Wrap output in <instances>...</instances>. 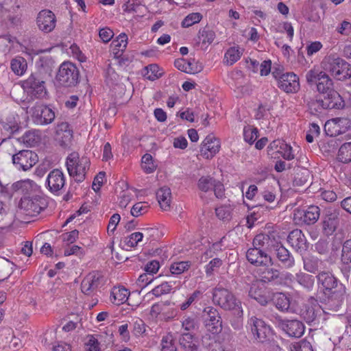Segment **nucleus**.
I'll list each match as a JSON object with an SVG mask.
<instances>
[{"mask_svg": "<svg viewBox=\"0 0 351 351\" xmlns=\"http://www.w3.org/2000/svg\"><path fill=\"white\" fill-rule=\"evenodd\" d=\"M319 208L317 206H310L306 210H298L295 214L306 224L315 223L319 217Z\"/></svg>", "mask_w": 351, "mask_h": 351, "instance_id": "obj_24", "label": "nucleus"}, {"mask_svg": "<svg viewBox=\"0 0 351 351\" xmlns=\"http://www.w3.org/2000/svg\"><path fill=\"white\" fill-rule=\"evenodd\" d=\"M213 302L226 311L235 310L242 313L241 302L228 289L217 287L213 290Z\"/></svg>", "mask_w": 351, "mask_h": 351, "instance_id": "obj_3", "label": "nucleus"}, {"mask_svg": "<svg viewBox=\"0 0 351 351\" xmlns=\"http://www.w3.org/2000/svg\"><path fill=\"white\" fill-rule=\"evenodd\" d=\"M339 161L347 163L351 161V142L342 145L338 152Z\"/></svg>", "mask_w": 351, "mask_h": 351, "instance_id": "obj_43", "label": "nucleus"}, {"mask_svg": "<svg viewBox=\"0 0 351 351\" xmlns=\"http://www.w3.org/2000/svg\"><path fill=\"white\" fill-rule=\"evenodd\" d=\"M19 206L25 212L26 215L30 216L39 214L43 208V204L37 197H24L21 198Z\"/></svg>", "mask_w": 351, "mask_h": 351, "instance_id": "obj_20", "label": "nucleus"}, {"mask_svg": "<svg viewBox=\"0 0 351 351\" xmlns=\"http://www.w3.org/2000/svg\"><path fill=\"white\" fill-rule=\"evenodd\" d=\"M40 140V133L38 130L27 131L23 135V141L30 147L36 146Z\"/></svg>", "mask_w": 351, "mask_h": 351, "instance_id": "obj_40", "label": "nucleus"}, {"mask_svg": "<svg viewBox=\"0 0 351 351\" xmlns=\"http://www.w3.org/2000/svg\"><path fill=\"white\" fill-rule=\"evenodd\" d=\"M79 71L76 66L70 62H64L60 66L56 80L64 86H75L78 81Z\"/></svg>", "mask_w": 351, "mask_h": 351, "instance_id": "obj_7", "label": "nucleus"}, {"mask_svg": "<svg viewBox=\"0 0 351 351\" xmlns=\"http://www.w3.org/2000/svg\"><path fill=\"white\" fill-rule=\"evenodd\" d=\"M302 99L312 114L320 112L323 109H327L324 99L317 96L313 97L310 93H305Z\"/></svg>", "mask_w": 351, "mask_h": 351, "instance_id": "obj_26", "label": "nucleus"}, {"mask_svg": "<svg viewBox=\"0 0 351 351\" xmlns=\"http://www.w3.org/2000/svg\"><path fill=\"white\" fill-rule=\"evenodd\" d=\"M202 316L207 330L213 334H218L222 330V319L215 308L213 306L204 308Z\"/></svg>", "mask_w": 351, "mask_h": 351, "instance_id": "obj_8", "label": "nucleus"}, {"mask_svg": "<svg viewBox=\"0 0 351 351\" xmlns=\"http://www.w3.org/2000/svg\"><path fill=\"white\" fill-rule=\"evenodd\" d=\"M272 251L280 263L282 267L291 268L295 265V260L291 253L281 243L276 241L272 248Z\"/></svg>", "mask_w": 351, "mask_h": 351, "instance_id": "obj_19", "label": "nucleus"}, {"mask_svg": "<svg viewBox=\"0 0 351 351\" xmlns=\"http://www.w3.org/2000/svg\"><path fill=\"white\" fill-rule=\"evenodd\" d=\"M46 183L49 190L56 193L59 192L65 184V177L62 171L53 169L48 174Z\"/></svg>", "mask_w": 351, "mask_h": 351, "instance_id": "obj_17", "label": "nucleus"}, {"mask_svg": "<svg viewBox=\"0 0 351 351\" xmlns=\"http://www.w3.org/2000/svg\"><path fill=\"white\" fill-rule=\"evenodd\" d=\"M11 189L13 192L29 195L37 191L38 185L34 181L27 179L13 183Z\"/></svg>", "mask_w": 351, "mask_h": 351, "instance_id": "obj_25", "label": "nucleus"}, {"mask_svg": "<svg viewBox=\"0 0 351 351\" xmlns=\"http://www.w3.org/2000/svg\"><path fill=\"white\" fill-rule=\"evenodd\" d=\"M322 66L326 72L337 80L351 78V65L341 58L328 56L322 61Z\"/></svg>", "mask_w": 351, "mask_h": 351, "instance_id": "obj_2", "label": "nucleus"}, {"mask_svg": "<svg viewBox=\"0 0 351 351\" xmlns=\"http://www.w3.org/2000/svg\"><path fill=\"white\" fill-rule=\"evenodd\" d=\"M280 277V272L274 269H265L262 273V280L264 282H270L277 280Z\"/></svg>", "mask_w": 351, "mask_h": 351, "instance_id": "obj_62", "label": "nucleus"}, {"mask_svg": "<svg viewBox=\"0 0 351 351\" xmlns=\"http://www.w3.org/2000/svg\"><path fill=\"white\" fill-rule=\"evenodd\" d=\"M296 280L299 284L307 289H311L314 285V278L313 276L300 273L296 275Z\"/></svg>", "mask_w": 351, "mask_h": 351, "instance_id": "obj_49", "label": "nucleus"}, {"mask_svg": "<svg viewBox=\"0 0 351 351\" xmlns=\"http://www.w3.org/2000/svg\"><path fill=\"white\" fill-rule=\"evenodd\" d=\"M141 168L146 173H153L156 170V165L154 164L151 154H145L142 157Z\"/></svg>", "mask_w": 351, "mask_h": 351, "instance_id": "obj_44", "label": "nucleus"}, {"mask_svg": "<svg viewBox=\"0 0 351 351\" xmlns=\"http://www.w3.org/2000/svg\"><path fill=\"white\" fill-rule=\"evenodd\" d=\"M278 326L289 337L295 338L300 337L305 330L303 323L296 319H280Z\"/></svg>", "mask_w": 351, "mask_h": 351, "instance_id": "obj_15", "label": "nucleus"}, {"mask_svg": "<svg viewBox=\"0 0 351 351\" xmlns=\"http://www.w3.org/2000/svg\"><path fill=\"white\" fill-rule=\"evenodd\" d=\"M33 114L36 122L41 125L51 123L55 118L54 112L49 107L42 105L34 108Z\"/></svg>", "mask_w": 351, "mask_h": 351, "instance_id": "obj_21", "label": "nucleus"}, {"mask_svg": "<svg viewBox=\"0 0 351 351\" xmlns=\"http://www.w3.org/2000/svg\"><path fill=\"white\" fill-rule=\"evenodd\" d=\"M191 266L190 261H180L173 263L170 266V271L172 274H181L187 271Z\"/></svg>", "mask_w": 351, "mask_h": 351, "instance_id": "obj_47", "label": "nucleus"}, {"mask_svg": "<svg viewBox=\"0 0 351 351\" xmlns=\"http://www.w3.org/2000/svg\"><path fill=\"white\" fill-rule=\"evenodd\" d=\"M217 217L221 220H228L230 218L231 208L229 206H221L215 209Z\"/></svg>", "mask_w": 351, "mask_h": 351, "instance_id": "obj_63", "label": "nucleus"}, {"mask_svg": "<svg viewBox=\"0 0 351 351\" xmlns=\"http://www.w3.org/2000/svg\"><path fill=\"white\" fill-rule=\"evenodd\" d=\"M175 66L180 71L186 73H194L195 70L192 67V64L189 61L184 58L176 60L174 62Z\"/></svg>", "mask_w": 351, "mask_h": 351, "instance_id": "obj_56", "label": "nucleus"}, {"mask_svg": "<svg viewBox=\"0 0 351 351\" xmlns=\"http://www.w3.org/2000/svg\"><path fill=\"white\" fill-rule=\"evenodd\" d=\"M12 263L8 259L0 258V275L1 277L6 278L12 274Z\"/></svg>", "mask_w": 351, "mask_h": 351, "instance_id": "obj_58", "label": "nucleus"}, {"mask_svg": "<svg viewBox=\"0 0 351 351\" xmlns=\"http://www.w3.org/2000/svg\"><path fill=\"white\" fill-rule=\"evenodd\" d=\"M23 86L32 97L39 98L43 97L46 93L45 82L36 73L31 75L25 80Z\"/></svg>", "mask_w": 351, "mask_h": 351, "instance_id": "obj_9", "label": "nucleus"}, {"mask_svg": "<svg viewBox=\"0 0 351 351\" xmlns=\"http://www.w3.org/2000/svg\"><path fill=\"white\" fill-rule=\"evenodd\" d=\"M27 67V61L21 56H16L10 62V68L16 75H23L25 73Z\"/></svg>", "mask_w": 351, "mask_h": 351, "instance_id": "obj_35", "label": "nucleus"}, {"mask_svg": "<svg viewBox=\"0 0 351 351\" xmlns=\"http://www.w3.org/2000/svg\"><path fill=\"white\" fill-rule=\"evenodd\" d=\"M290 351H314L311 343L302 339L298 342L292 343L289 346Z\"/></svg>", "mask_w": 351, "mask_h": 351, "instance_id": "obj_55", "label": "nucleus"}, {"mask_svg": "<svg viewBox=\"0 0 351 351\" xmlns=\"http://www.w3.org/2000/svg\"><path fill=\"white\" fill-rule=\"evenodd\" d=\"M243 54V49L239 47L229 48L224 55L223 63L226 65H232L237 62Z\"/></svg>", "mask_w": 351, "mask_h": 351, "instance_id": "obj_33", "label": "nucleus"}, {"mask_svg": "<svg viewBox=\"0 0 351 351\" xmlns=\"http://www.w3.org/2000/svg\"><path fill=\"white\" fill-rule=\"evenodd\" d=\"M143 238V233L140 232H136L131 234L127 238H125V243L129 247H134L138 243L142 241Z\"/></svg>", "mask_w": 351, "mask_h": 351, "instance_id": "obj_60", "label": "nucleus"}, {"mask_svg": "<svg viewBox=\"0 0 351 351\" xmlns=\"http://www.w3.org/2000/svg\"><path fill=\"white\" fill-rule=\"evenodd\" d=\"M149 205L146 202H137L131 208V215L135 217H138L146 213L149 210Z\"/></svg>", "mask_w": 351, "mask_h": 351, "instance_id": "obj_59", "label": "nucleus"}, {"mask_svg": "<svg viewBox=\"0 0 351 351\" xmlns=\"http://www.w3.org/2000/svg\"><path fill=\"white\" fill-rule=\"evenodd\" d=\"M318 283L323 288V302L324 308L331 311H337L342 305L346 287L335 276L328 271H321L317 276Z\"/></svg>", "mask_w": 351, "mask_h": 351, "instance_id": "obj_1", "label": "nucleus"}, {"mask_svg": "<svg viewBox=\"0 0 351 351\" xmlns=\"http://www.w3.org/2000/svg\"><path fill=\"white\" fill-rule=\"evenodd\" d=\"M172 289V285L170 282H164L156 286L148 294H153L156 297H160L162 295L169 293Z\"/></svg>", "mask_w": 351, "mask_h": 351, "instance_id": "obj_50", "label": "nucleus"}, {"mask_svg": "<svg viewBox=\"0 0 351 351\" xmlns=\"http://www.w3.org/2000/svg\"><path fill=\"white\" fill-rule=\"evenodd\" d=\"M36 25L44 33L52 32L56 25V17L49 10L40 11L36 17Z\"/></svg>", "mask_w": 351, "mask_h": 351, "instance_id": "obj_13", "label": "nucleus"}, {"mask_svg": "<svg viewBox=\"0 0 351 351\" xmlns=\"http://www.w3.org/2000/svg\"><path fill=\"white\" fill-rule=\"evenodd\" d=\"M306 80L308 85H316L319 93L325 95L326 93L334 89V83L328 73L313 68L306 73Z\"/></svg>", "mask_w": 351, "mask_h": 351, "instance_id": "obj_5", "label": "nucleus"}, {"mask_svg": "<svg viewBox=\"0 0 351 351\" xmlns=\"http://www.w3.org/2000/svg\"><path fill=\"white\" fill-rule=\"evenodd\" d=\"M220 149L219 140L213 135H208L202 143L200 154L206 159L212 158Z\"/></svg>", "mask_w": 351, "mask_h": 351, "instance_id": "obj_16", "label": "nucleus"}, {"mask_svg": "<svg viewBox=\"0 0 351 351\" xmlns=\"http://www.w3.org/2000/svg\"><path fill=\"white\" fill-rule=\"evenodd\" d=\"M326 311L328 310L325 309L324 306L321 307L317 300L314 298H310L304 304L303 308L301 309L300 314L307 323H311L316 319L317 317L321 314L322 311L325 313H328Z\"/></svg>", "mask_w": 351, "mask_h": 351, "instance_id": "obj_12", "label": "nucleus"}, {"mask_svg": "<svg viewBox=\"0 0 351 351\" xmlns=\"http://www.w3.org/2000/svg\"><path fill=\"white\" fill-rule=\"evenodd\" d=\"M133 192L130 190L123 191L119 196V206L125 208L133 199Z\"/></svg>", "mask_w": 351, "mask_h": 351, "instance_id": "obj_64", "label": "nucleus"}, {"mask_svg": "<svg viewBox=\"0 0 351 351\" xmlns=\"http://www.w3.org/2000/svg\"><path fill=\"white\" fill-rule=\"evenodd\" d=\"M162 75L160 72L159 67L156 64H152L145 67L143 71V76L151 81H154L158 79Z\"/></svg>", "mask_w": 351, "mask_h": 351, "instance_id": "obj_41", "label": "nucleus"}, {"mask_svg": "<svg viewBox=\"0 0 351 351\" xmlns=\"http://www.w3.org/2000/svg\"><path fill=\"white\" fill-rule=\"evenodd\" d=\"M258 130L251 125L245 126L243 128L244 140L249 144H252L258 138Z\"/></svg>", "mask_w": 351, "mask_h": 351, "instance_id": "obj_48", "label": "nucleus"}, {"mask_svg": "<svg viewBox=\"0 0 351 351\" xmlns=\"http://www.w3.org/2000/svg\"><path fill=\"white\" fill-rule=\"evenodd\" d=\"M249 295L263 306L266 305L269 300V298L267 295L265 290L258 288L255 284L252 285L250 287Z\"/></svg>", "mask_w": 351, "mask_h": 351, "instance_id": "obj_32", "label": "nucleus"}, {"mask_svg": "<svg viewBox=\"0 0 351 351\" xmlns=\"http://www.w3.org/2000/svg\"><path fill=\"white\" fill-rule=\"evenodd\" d=\"M323 261L317 257L311 256L304 260V268L306 271L315 274L322 268Z\"/></svg>", "mask_w": 351, "mask_h": 351, "instance_id": "obj_39", "label": "nucleus"}, {"mask_svg": "<svg viewBox=\"0 0 351 351\" xmlns=\"http://www.w3.org/2000/svg\"><path fill=\"white\" fill-rule=\"evenodd\" d=\"M130 294V291L125 287H115L111 291L110 300L113 304L120 305L128 301Z\"/></svg>", "mask_w": 351, "mask_h": 351, "instance_id": "obj_28", "label": "nucleus"}, {"mask_svg": "<svg viewBox=\"0 0 351 351\" xmlns=\"http://www.w3.org/2000/svg\"><path fill=\"white\" fill-rule=\"evenodd\" d=\"M99 278L95 274L87 275L81 283L82 293L87 295L93 294L98 286Z\"/></svg>", "mask_w": 351, "mask_h": 351, "instance_id": "obj_29", "label": "nucleus"}, {"mask_svg": "<svg viewBox=\"0 0 351 351\" xmlns=\"http://www.w3.org/2000/svg\"><path fill=\"white\" fill-rule=\"evenodd\" d=\"M324 101L326 104L327 109H343L345 102L340 94L335 89L325 93Z\"/></svg>", "mask_w": 351, "mask_h": 351, "instance_id": "obj_23", "label": "nucleus"}, {"mask_svg": "<svg viewBox=\"0 0 351 351\" xmlns=\"http://www.w3.org/2000/svg\"><path fill=\"white\" fill-rule=\"evenodd\" d=\"M350 128L349 119L346 118H335L327 121L324 130L327 135L337 136L346 132Z\"/></svg>", "mask_w": 351, "mask_h": 351, "instance_id": "obj_11", "label": "nucleus"}, {"mask_svg": "<svg viewBox=\"0 0 351 351\" xmlns=\"http://www.w3.org/2000/svg\"><path fill=\"white\" fill-rule=\"evenodd\" d=\"M247 328L250 330L254 339L261 343L269 341L272 335L271 327L256 316L249 318Z\"/></svg>", "mask_w": 351, "mask_h": 351, "instance_id": "obj_6", "label": "nucleus"}, {"mask_svg": "<svg viewBox=\"0 0 351 351\" xmlns=\"http://www.w3.org/2000/svg\"><path fill=\"white\" fill-rule=\"evenodd\" d=\"M273 302L276 307L282 311H287L290 306V298L282 293H276L273 296Z\"/></svg>", "mask_w": 351, "mask_h": 351, "instance_id": "obj_36", "label": "nucleus"}, {"mask_svg": "<svg viewBox=\"0 0 351 351\" xmlns=\"http://www.w3.org/2000/svg\"><path fill=\"white\" fill-rule=\"evenodd\" d=\"M246 257L250 263L256 266H266L271 263V258L267 252L254 247L247 251Z\"/></svg>", "mask_w": 351, "mask_h": 351, "instance_id": "obj_18", "label": "nucleus"}, {"mask_svg": "<svg viewBox=\"0 0 351 351\" xmlns=\"http://www.w3.org/2000/svg\"><path fill=\"white\" fill-rule=\"evenodd\" d=\"M276 241L271 239L269 235L260 234L256 235L253 240V247L263 250V252H272V248Z\"/></svg>", "mask_w": 351, "mask_h": 351, "instance_id": "obj_27", "label": "nucleus"}, {"mask_svg": "<svg viewBox=\"0 0 351 351\" xmlns=\"http://www.w3.org/2000/svg\"><path fill=\"white\" fill-rule=\"evenodd\" d=\"M278 86L287 93H293L300 89L299 77L294 73L281 75L278 80Z\"/></svg>", "mask_w": 351, "mask_h": 351, "instance_id": "obj_14", "label": "nucleus"}, {"mask_svg": "<svg viewBox=\"0 0 351 351\" xmlns=\"http://www.w3.org/2000/svg\"><path fill=\"white\" fill-rule=\"evenodd\" d=\"M215 38V33L207 27H205L199 32L198 43L201 45L202 48H206L213 42Z\"/></svg>", "mask_w": 351, "mask_h": 351, "instance_id": "obj_34", "label": "nucleus"}, {"mask_svg": "<svg viewBox=\"0 0 351 351\" xmlns=\"http://www.w3.org/2000/svg\"><path fill=\"white\" fill-rule=\"evenodd\" d=\"M156 197L162 209L167 210L170 208L171 193L169 188H160L156 193Z\"/></svg>", "mask_w": 351, "mask_h": 351, "instance_id": "obj_30", "label": "nucleus"}, {"mask_svg": "<svg viewBox=\"0 0 351 351\" xmlns=\"http://www.w3.org/2000/svg\"><path fill=\"white\" fill-rule=\"evenodd\" d=\"M38 161L37 154L30 150L24 149L19 151L12 156V162L19 169L27 171L31 169Z\"/></svg>", "mask_w": 351, "mask_h": 351, "instance_id": "obj_10", "label": "nucleus"}, {"mask_svg": "<svg viewBox=\"0 0 351 351\" xmlns=\"http://www.w3.org/2000/svg\"><path fill=\"white\" fill-rule=\"evenodd\" d=\"M287 241L297 252L305 250L307 247L306 239L300 230L291 231L287 237Z\"/></svg>", "mask_w": 351, "mask_h": 351, "instance_id": "obj_22", "label": "nucleus"}, {"mask_svg": "<svg viewBox=\"0 0 351 351\" xmlns=\"http://www.w3.org/2000/svg\"><path fill=\"white\" fill-rule=\"evenodd\" d=\"M161 351H176L177 348L171 335L164 336L160 343Z\"/></svg>", "mask_w": 351, "mask_h": 351, "instance_id": "obj_52", "label": "nucleus"}, {"mask_svg": "<svg viewBox=\"0 0 351 351\" xmlns=\"http://www.w3.org/2000/svg\"><path fill=\"white\" fill-rule=\"evenodd\" d=\"M56 133L64 143L70 141L73 138V130L67 122H62L57 125Z\"/></svg>", "mask_w": 351, "mask_h": 351, "instance_id": "obj_37", "label": "nucleus"}, {"mask_svg": "<svg viewBox=\"0 0 351 351\" xmlns=\"http://www.w3.org/2000/svg\"><path fill=\"white\" fill-rule=\"evenodd\" d=\"M66 165L71 177L77 182L84 181L89 169L90 160L86 157L80 158L78 154L73 152L66 158Z\"/></svg>", "mask_w": 351, "mask_h": 351, "instance_id": "obj_4", "label": "nucleus"}, {"mask_svg": "<svg viewBox=\"0 0 351 351\" xmlns=\"http://www.w3.org/2000/svg\"><path fill=\"white\" fill-rule=\"evenodd\" d=\"M128 45V36L125 34L122 33L119 36L112 40L111 45L113 47V53L117 58L122 56L125 50Z\"/></svg>", "mask_w": 351, "mask_h": 351, "instance_id": "obj_31", "label": "nucleus"}, {"mask_svg": "<svg viewBox=\"0 0 351 351\" xmlns=\"http://www.w3.org/2000/svg\"><path fill=\"white\" fill-rule=\"evenodd\" d=\"M341 262L343 264H350L351 263V239L346 240L342 247Z\"/></svg>", "mask_w": 351, "mask_h": 351, "instance_id": "obj_53", "label": "nucleus"}, {"mask_svg": "<svg viewBox=\"0 0 351 351\" xmlns=\"http://www.w3.org/2000/svg\"><path fill=\"white\" fill-rule=\"evenodd\" d=\"M215 180L213 178L207 176H202L197 182V188L203 192H208L213 189L215 184Z\"/></svg>", "mask_w": 351, "mask_h": 351, "instance_id": "obj_42", "label": "nucleus"}, {"mask_svg": "<svg viewBox=\"0 0 351 351\" xmlns=\"http://www.w3.org/2000/svg\"><path fill=\"white\" fill-rule=\"evenodd\" d=\"M21 5L16 3L8 10L9 14L8 16L9 21L13 24H16L19 22L22 15L21 12Z\"/></svg>", "mask_w": 351, "mask_h": 351, "instance_id": "obj_54", "label": "nucleus"}, {"mask_svg": "<svg viewBox=\"0 0 351 351\" xmlns=\"http://www.w3.org/2000/svg\"><path fill=\"white\" fill-rule=\"evenodd\" d=\"M202 296V291L200 290H195L189 294L186 300L180 305L181 310L184 311L187 309L193 303L198 301Z\"/></svg>", "mask_w": 351, "mask_h": 351, "instance_id": "obj_46", "label": "nucleus"}, {"mask_svg": "<svg viewBox=\"0 0 351 351\" xmlns=\"http://www.w3.org/2000/svg\"><path fill=\"white\" fill-rule=\"evenodd\" d=\"M85 351H101L100 343L94 335H88L84 345Z\"/></svg>", "mask_w": 351, "mask_h": 351, "instance_id": "obj_57", "label": "nucleus"}, {"mask_svg": "<svg viewBox=\"0 0 351 351\" xmlns=\"http://www.w3.org/2000/svg\"><path fill=\"white\" fill-rule=\"evenodd\" d=\"M180 344L186 351H197V342L191 332L184 333L181 336Z\"/></svg>", "mask_w": 351, "mask_h": 351, "instance_id": "obj_38", "label": "nucleus"}, {"mask_svg": "<svg viewBox=\"0 0 351 351\" xmlns=\"http://www.w3.org/2000/svg\"><path fill=\"white\" fill-rule=\"evenodd\" d=\"M202 19V15L199 13H191L186 16L182 22L183 27H189L193 25L199 23Z\"/></svg>", "mask_w": 351, "mask_h": 351, "instance_id": "obj_61", "label": "nucleus"}, {"mask_svg": "<svg viewBox=\"0 0 351 351\" xmlns=\"http://www.w3.org/2000/svg\"><path fill=\"white\" fill-rule=\"evenodd\" d=\"M182 328L189 332H193L197 330L199 324L197 319L192 316L184 317L182 322Z\"/></svg>", "mask_w": 351, "mask_h": 351, "instance_id": "obj_51", "label": "nucleus"}, {"mask_svg": "<svg viewBox=\"0 0 351 351\" xmlns=\"http://www.w3.org/2000/svg\"><path fill=\"white\" fill-rule=\"evenodd\" d=\"M3 128L4 130L12 134L19 130V125L18 120L16 119L14 116L9 117L6 119L5 121L2 123Z\"/></svg>", "mask_w": 351, "mask_h": 351, "instance_id": "obj_45", "label": "nucleus"}]
</instances>
